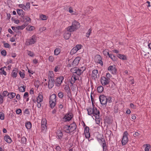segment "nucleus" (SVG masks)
Segmentation results:
<instances>
[{
    "label": "nucleus",
    "mask_w": 151,
    "mask_h": 151,
    "mask_svg": "<svg viewBox=\"0 0 151 151\" xmlns=\"http://www.w3.org/2000/svg\"><path fill=\"white\" fill-rule=\"evenodd\" d=\"M28 55L29 56L33 57L34 56L35 54L33 52L28 50H27Z\"/></svg>",
    "instance_id": "nucleus-39"
},
{
    "label": "nucleus",
    "mask_w": 151,
    "mask_h": 151,
    "mask_svg": "<svg viewBox=\"0 0 151 151\" xmlns=\"http://www.w3.org/2000/svg\"><path fill=\"white\" fill-rule=\"evenodd\" d=\"M1 53L2 55L5 56L6 54V52L5 50H3L1 51Z\"/></svg>",
    "instance_id": "nucleus-58"
},
{
    "label": "nucleus",
    "mask_w": 151,
    "mask_h": 151,
    "mask_svg": "<svg viewBox=\"0 0 151 151\" xmlns=\"http://www.w3.org/2000/svg\"><path fill=\"white\" fill-rule=\"evenodd\" d=\"M117 56L120 59L123 60H126L127 58L124 55L119 54L117 55Z\"/></svg>",
    "instance_id": "nucleus-28"
},
{
    "label": "nucleus",
    "mask_w": 151,
    "mask_h": 151,
    "mask_svg": "<svg viewBox=\"0 0 151 151\" xmlns=\"http://www.w3.org/2000/svg\"><path fill=\"white\" fill-rule=\"evenodd\" d=\"M27 24H26V22H25L24 24H23L22 25L20 26H18L17 27H16V28L17 30H22L27 25Z\"/></svg>",
    "instance_id": "nucleus-25"
},
{
    "label": "nucleus",
    "mask_w": 151,
    "mask_h": 151,
    "mask_svg": "<svg viewBox=\"0 0 151 151\" xmlns=\"http://www.w3.org/2000/svg\"><path fill=\"white\" fill-rule=\"evenodd\" d=\"M0 119L1 120H4V114L2 112H0Z\"/></svg>",
    "instance_id": "nucleus-46"
},
{
    "label": "nucleus",
    "mask_w": 151,
    "mask_h": 151,
    "mask_svg": "<svg viewBox=\"0 0 151 151\" xmlns=\"http://www.w3.org/2000/svg\"><path fill=\"white\" fill-rule=\"evenodd\" d=\"M107 103L108 102L110 103L112 102V98L111 96H108L106 97Z\"/></svg>",
    "instance_id": "nucleus-55"
},
{
    "label": "nucleus",
    "mask_w": 151,
    "mask_h": 151,
    "mask_svg": "<svg viewBox=\"0 0 151 151\" xmlns=\"http://www.w3.org/2000/svg\"><path fill=\"white\" fill-rule=\"evenodd\" d=\"M82 47V45H77L75 47L76 48L77 50L78 51Z\"/></svg>",
    "instance_id": "nucleus-57"
},
{
    "label": "nucleus",
    "mask_w": 151,
    "mask_h": 151,
    "mask_svg": "<svg viewBox=\"0 0 151 151\" xmlns=\"http://www.w3.org/2000/svg\"><path fill=\"white\" fill-rule=\"evenodd\" d=\"M71 72L73 73H76L78 75L80 76L82 73L80 70L77 67H73L70 69Z\"/></svg>",
    "instance_id": "nucleus-7"
},
{
    "label": "nucleus",
    "mask_w": 151,
    "mask_h": 151,
    "mask_svg": "<svg viewBox=\"0 0 151 151\" xmlns=\"http://www.w3.org/2000/svg\"><path fill=\"white\" fill-rule=\"evenodd\" d=\"M58 97L60 99L62 98L63 97L64 94L63 92H59L58 94Z\"/></svg>",
    "instance_id": "nucleus-53"
},
{
    "label": "nucleus",
    "mask_w": 151,
    "mask_h": 151,
    "mask_svg": "<svg viewBox=\"0 0 151 151\" xmlns=\"http://www.w3.org/2000/svg\"><path fill=\"white\" fill-rule=\"evenodd\" d=\"M60 49L58 48H56L54 50V55H58L60 53Z\"/></svg>",
    "instance_id": "nucleus-31"
},
{
    "label": "nucleus",
    "mask_w": 151,
    "mask_h": 151,
    "mask_svg": "<svg viewBox=\"0 0 151 151\" xmlns=\"http://www.w3.org/2000/svg\"><path fill=\"white\" fill-rule=\"evenodd\" d=\"M103 53L104 55L106 56L107 55H109V50L108 49H105L103 51Z\"/></svg>",
    "instance_id": "nucleus-38"
},
{
    "label": "nucleus",
    "mask_w": 151,
    "mask_h": 151,
    "mask_svg": "<svg viewBox=\"0 0 151 151\" xmlns=\"http://www.w3.org/2000/svg\"><path fill=\"white\" fill-rule=\"evenodd\" d=\"M80 70L83 73L84 71L86 69V68L85 67H82L81 68H79Z\"/></svg>",
    "instance_id": "nucleus-62"
},
{
    "label": "nucleus",
    "mask_w": 151,
    "mask_h": 151,
    "mask_svg": "<svg viewBox=\"0 0 151 151\" xmlns=\"http://www.w3.org/2000/svg\"><path fill=\"white\" fill-rule=\"evenodd\" d=\"M28 97V93L27 92H26L24 93L23 98L24 99H25V98H27Z\"/></svg>",
    "instance_id": "nucleus-63"
},
{
    "label": "nucleus",
    "mask_w": 151,
    "mask_h": 151,
    "mask_svg": "<svg viewBox=\"0 0 151 151\" xmlns=\"http://www.w3.org/2000/svg\"><path fill=\"white\" fill-rule=\"evenodd\" d=\"M99 99L101 104L102 106L106 105L107 103L106 97L104 95H100Z\"/></svg>",
    "instance_id": "nucleus-4"
},
{
    "label": "nucleus",
    "mask_w": 151,
    "mask_h": 151,
    "mask_svg": "<svg viewBox=\"0 0 151 151\" xmlns=\"http://www.w3.org/2000/svg\"><path fill=\"white\" fill-rule=\"evenodd\" d=\"M47 120L46 119L43 118L42 119L41 121V125H46Z\"/></svg>",
    "instance_id": "nucleus-49"
},
{
    "label": "nucleus",
    "mask_w": 151,
    "mask_h": 151,
    "mask_svg": "<svg viewBox=\"0 0 151 151\" xmlns=\"http://www.w3.org/2000/svg\"><path fill=\"white\" fill-rule=\"evenodd\" d=\"M96 124H99L100 123V116H96L94 117Z\"/></svg>",
    "instance_id": "nucleus-37"
},
{
    "label": "nucleus",
    "mask_w": 151,
    "mask_h": 151,
    "mask_svg": "<svg viewBox=\"0 0 151 151\" xmlns=\"http://www.w3.org/2000/svg\"><path fill=\"white\" fill-rule=\"evenodd\" d=\"M26 86H20L19 88V91L21 92H24L25 91Z\"/></svg>",
    "instance_id": "nucleus-35"
},
{
    "label": "nucleus",
    "mask_w": 151,
    "mask_h": 151,
    "mask_svg": "<svg viewBox=\"0 0 151 151\" xmlns=\"http://www.w3.org/2000/svg\"><path fill=\"white\" fill-rule=\"evenodd\" d=\"M46 125H41V130L42 131H45L47 129Z\"/></svg>",
    "instance_id": "nucleus-51"
},
{
    "label": "nucleus",
    "mask_w": 151,
    "mask_h": 151,
    "mask_svg": "<svg viewBox=\"0 0 151 151\" xmlns=\"http://www.w3.org/2000/svg\"><path fill=\"white\" fill-rule=\"evenodd\" d=\"M46 30V28L45 27H43L40 28L39 29V31L40 32H42L43 31H45Z\"/></svg>",
    "instance_id": "nucleus-60"
},
{
    "label": "nucleus",
    "mask_w": 151,
    "mask_h": 151,
    "mask_svg": "<svg viewBox=\"0 0 151 151\" xmlns=\"http://www.w3.org/2000/svg\"><path fill=\"white\" fill-rule=\"evenodd\" d=\"M80 27V23L75 20L72 22L71 26L68 27L66 29L70 32H73L76 31Z\"/></svg>",
    "instance_id": "nucleus-1"
},
{
    "label": "nucleus",
    "mask_w": 151,
    "mask_h": 151,
    "mask_svg": "<svg viewBox=\"0 0 151 151\" xmlns=\"http://www.w3.org/2000/svg\"><path fill=\"white\" fill-rule=\"evenodd\" d=\"M25 8L27 9H29L30 8V3L29 2L27 3L26 6L25 5Z\"/></svg>",
    "instance_id": "nucleus-56"
},
{
    "label": "nucleus",
    "mask_w": 151,
    "mask_h": 151,
    "mask_svg": "<svg viewBox=\"0 0 151 151\" xmlns=\"http://www.w3.org/2000/svg\"><path fill=\"white\" fill-rule=\"evenodd\" d=\"M3 97L1 95H0V104H2L3 102Z\"/></svg>",
    "instance_id": "nucleus-61"
},
{
    "label": "nucleus",
    "mask_w": 151,
    "mask_h": 151,
    "mask_svg": "<svg viewBox=\"0 0 151 151\" xmlns=\"http://www.w3.org/2000/svg\"><path fill=\"white\" fill-rule=\"evenodd\" d=\"M54 74L52 71H50L48 73L49 79H54Z\"/></svg>",
    "instance_id": "nucleus-27"
},
{
    "label": "nucleus",
    "mask_w": 151,
    "mask_h": 151,
    "mask_svg": "<svg viewBox=\"0 0 151 151\" xmlns=\"http://www.w3.org/2000/svg\"><path fill=\"white\" fill-rule=\"evenodd\" d=\"M55 83L54 79H49L48 87L49 89L52 88L54 86Z\"/></svg>",
    "instance_id": "nucleus-17"
},
{
    "label": "nucleus",
    "mask_w": 151,
    "mask_h": 151,
    "mask_svg": "<svg viewBox=\"0 0 151 151\" xmlns=\"http://www.w3.org/2000/svg\"><path fill=\"white\" fill-rule=\"evenodd\" d=\"M108 70L110 71V72L113 74H116V69L115 65L109 66L108 68Z\"/></svg>",
    "instance_id": "nucleus-15"
},
{
    "label": "nucleus",
    "mask_w": 151,
    "mask_h": 151,
    "mask_svg": "<svg viewBox=\"0 0 151 151\" xmlns=\"http://www.w3.org/2000/svg\"><path fill=\"white\" fill-rule=\"evenodd\" d=\"M40 17L42 20H46L47 19V16L43 14L41 15L40 16Z\"/></svg>",
    "instance_id": "nucleus-52"
},
{
    "label": "nucleus",
    "mask_w": 151,
    "mask_h": 151,
    "mask_svg": "<svg viewBox=\"0 0 151 151\" xmlns=\"http://www.w3.org/2000/svg\"><path fill=\"white\" fill-rule=\"evenodd\" d=\"M77 51L76 48L74 47L71 50L70 52V54L71 55H73Z\"/></svg>",
    "instance_id": "nucleus-40"
},
{
    "label": "nucleus",
    "mask_w": 151,
    "mask_h": 151,
    "mask_svg": "<svg viewBox=\"0 0 151 151\" xmlns=\"http://www.w3.org/2000/svg\"><path fill=\"white\" fill-rule=\"evenodd\" d=\"M128 135L127 132V131L125 132L124 133L123 137L122 140V145H125L128 141L127 137Z\"/></svg>",
    "instance_id": "nucleus-5"
},
{
    "label": "nucleus",
    "mask_w": 151,
    "mask_h": 151,
    "mask_svg": "<svg viewBox=\"0 0 151 151\" xmlns=\"http://www.w3.org/2000/svg\"><path fill=\"white\" fill-rule=\"evenodd\" d=\"M73 115L72 113H69L66 114L63 118L65 122L69 121L73 117Z\"/></svg>",
    "instance_id": "nucleus-6"
},
{
    "label": "nucleus",
    "mask_w": 151,
    "mask_h": 151,
    "mask_svg": "<svg viewBox=\"0 0 151 151\" xmlns=\"http://www.w3.org/2000/svg\"><path fill=\"white\" fill-rule=\"evenodd\" d=\"M25 126L27 129H30L32 127V124L30 122H27L25 124Z\"/></svg>",
    "instance_id": "nucleus-34"
},
{
    "label": "nucleus",
    "mask_w": 151,
    "mask_h": 151,
    "mask_svg": "<svg viewBox=\"0 0 151 151\" xmlns=\"http://www.w3.org/2000/svg\"><path fill=\"white\" fill-rule=\"evenodd\" d=\"M108 56L113 61H115L116 60V57L112 54H109Z\"/></svg>",
    "instance_id": "nucleus-32"
},
{
    "label": "nucleus",
    "mask_w": 151,
    "mask_h": 151,
    "mask_svg": "<svg viewBox=\"0 0 151 151\" xmlns=\"http://www.w3.org/2000/svg\"><path fill=\"white\" fill-rule=\"evenodd\" d=\"M115 83L111 81L110 83L109 86L111 88H112L113 89H114L115 88Z\"/></svg>",
    "instance_id": "nucleus-43"
},
{
    "label": "nucleus",
    "mask_w": 151,
    "mask_h": 151,
    "mask_svg": "<svg viewBox=\"0 0 151 151\" xmlns=\"http://www.w3.org/2000/svg\"><path fill=\"white\" fill-rule=\"evenodd\" d=\"M70 31H68L66 29V31H65L63 35V37L65 40H68L70 37L71 33Z\"/></svg>",
    "instance_id": "nucleus-13"
},
{
    "label": "nucleus",
    "mask_w": 151,
    "mask_h": 151,
    "mask_svg": "<svg viewBox=\"0 0 151 151\" xmlns=\"http://www.w3.org/2000/svg\"><path fill=\"white\" fill-rule=\"evenodd\" d=\"M56 101H49L50 106L51 108L53 109L56 105Z\"/></svg>",
    "instance_id": "nucleus-30"
},
{
    "label": "nucleus",
    "mask_w": 151,
    "mask_h": 151,
    "mask_svg": "<svg viewBox=\"0 0 151 151\" xmlns=\"http://www.w3.org/2000/svg\"><path fill=\"white\" fill-rule=\"evenodd\" d=\"M96 60L97 63L100 64L101 66L103 65V62L102 60V58L100 55H97V59Z\"/></svg>",
    "instance_id": "nucleus-20"
},
{
    "label": "nucleus",
    "mask_w": 151,
    "mask_h": 151,
    "mask_svg": "<svg viewBox=\"0 0 151 151\" xmlns=\"http://www.w3.org/2000/svg\"><path fill=\"white\" fill-rule=\"evenodd\" d=\"M19 74L20 77L21 78H24L25 74L24 72H22L21 71H20L19 72Z\"/></svg>",
    "instance_id": "nucleus-54"
},
{
    "label": "nucleus",
    "mask_w": 151,
    "mask_h": 151,
    "mask_svg": "<svg viewBox=\"0 0 151 151\" xmlns=\"http://www.w3.org/2000/svg\"><path fill=\"white\" fill-rule=\"evenodd\" d=\"M2 43L3 44L4 47L6 48H9L10 47V45L8 43H6L5 41H3Z\"/></svg>",
    "instance_id": "nucleus-42"
},
{
    "label": "nucleus",
    "mask_w": 151,
    "mask_h": 151,
    "mask_svg": "<svg viewBox=\"0 0 151 151\" xmlns=\"http://www.w3.org/2000/svg\"><path fill=\"white\" fill-rule=\"evenodd\" d=\"M81 60V57H76L73 61L72 63L71 66L73 67H76L79 63V62Z\"/></svg>",
    "instance_id": "nucleus-11"
},
{
    "label": "nucleus",
    "mask_w": 151,
    "mask_h": 151,
    "mask_svg": "<svg viewBox=\"0 0 151 151\" xmlns=\"http://www.w3.org/2000/svg\"><path fill=\"white\" fill-rule=\"evenodd\" d=\"M4 139L5 140L7 143H10L12 142V140L9 136L6 135L4 136Z\"/></svg>",
    "instance_id": "nucleus-23"
},
{
    "label": "nucleus",
    "mask_w": 151,
    "mask_h": 151,
    "mask_svg": "<svg viewBox=\"0 0 151 151\" xmlns=\"http://www.w3.org/2000/svg\"><path fill=\"white\" fill-rule=\"evenodd\" d=\"M97 90L99 93H101L103 90V88L101 86H98L97 88Z\"/></svg>",
    "instance_id": "nucleus-36"
},
{
    "label": "nucleus",
    "mask_w": 151,
    "mask_h": 151,
    "mask_svg": "<svg viewBox=\"0 0 151 151\" xmlns=\"http://www.w3.org/2000/svg\"><path fill=\"white\" fill-rule=\"evenodd\" d=\"M10 94L8 93V92L7 91H3L2 95L3 97L4 96H8Z\"/></svg>",
    "instance_id": "nucleus-44"
},
{
    "label": "nucleus",
    "mask_w": 151,
    "mask_h": 151,
    "mask_svg": "<svg viewBox=\"0 0 151 151\" xmlns=\"http://www.w3.org/2000/svg\"><path fill=\"white\" fill-rule=\"evenodd\" d=\"M64 89L65 90L67 94V96L69 98H70L71 96V90L69 86L68 85H65L64 88Z\"/></svg>",
    "instance_id": "nucleus-12"
},
{
    "label": "nucleus",
    "mask_w": 151,
    "mask_h": 151,
    "mask_svg": "<svg viewBox=\"0 0 151 151\" xmlns=\"http://www.w3.org/2000/svg\"><path fill=\"white\" fill-rule=\"evenodd\" d=\"M64 79L63 76H60L58 77L55 81V83L56 85L59 86L62 83Z\"/></svg>",
    "instance_id": "nucleus-9"
},
{
    "label": "nucleus",
    "mask_w": 151,
    "mask_h": 151,
    "mask_svg": "<svg viewBox=\"0 0 151 151\" xmlns=\"http://www.w3.org/2000/svg\"><path fill=\"white\" fill-rule=\"evenodd\" d=\"M48 59L49 61L51 63L53 62L54 60V57L52 55L49 56Z\"/></svg>",
    "instance_id": "nucleus-45"
},
{
    "label": "nucleus",
    "mask_w": 151,
    "mask_h": 151,
    "mask_svg": "<svg viewBox=\"0 0 151 151\" xmlns=\"http://www.w3.org/2000/svg\"><path fill=\"white\" fill-rule=\"evenodd\" d=\"M89 130V127L87 126H86L84 129V133L85 134V136L86 138H89L90 137Z\"/></svg>",
    "instance_id": "nucleus-16"
},
{
    "label": "nucleus",
    "mask_w": 151,
    "mask_h": 151,
    "mask_svg": "<svg viewBox=\"0 0 151 151\" xmlns=\"http://www.w3.org/2000/svg\"><path fill=\"white\" fill-rule=\"evenodd\" d=\"M21 112L22 110L20 109H18L16 110V114H19Z\"/></svg>",
    "instance_id": "nucleus-64"
},
{
    "label": "nucleus",
    "mask_w": 151,
    "mask_h": 151,
    "mask_svg": "<svg viewBox=\"0 0 151 151\" xmlns=\"http://www.w3.org/2000/svg\"><path fill=\"white\" fill-rule=\"evenodd\" d=\"M42 93H39L38 96L37 97V102H42L43 100V96Z\"/></svg>",
    "instance_id": "nucleus-21"
},
{
    "label": "nucleus",
    "mask_w": 151,
    "mask_h": 151,
    "mask_svg": "<svg viewBox=\"0 0 151 151\" xmlns=\"http://www.w3.org/2000/svg\"><path fill=\"white\" fill-rule=\"evenodd\" d=\"M49 101H56V96L55 94H53L50 96Z\"/></svg>",
    "instance_id": "nucleus-26"
},
{
    "label": "nucleus",
    "mask_w": 151,
    "mask_h": 151,
    "mask_svg": "<svg viewBox=\"0 0 151 151\" xmlns=\"http://www.w3.org/2000/svg\"><path fill=\"white\" fill-rule=\"evenodd\" d=\"M36 41V36L35 35H33L29 39H27L26 41L25 44L27 46H29L35 44Z\"/></svg>",
    "instance_id": "nucleus-3"
},
{
    "label": "nucleus",
    "mask_w": 151,
    "mask_h": 151,
    "mask_svg": "<svg viewBox=\"0 0 151 151\" xmlns=\"http://www.w3.org/2000/svg\"><path fill=\"white\" fill-rule=\"evenodd\" d=\"M109 80L110 78H107L106 77L103 76L101 78V82L103 86H105L109 84Z\"/></svg>",
    "instance_id": "nucleus-8"
},
{
    "label": "nucleus",
    "mask_w": 151,
    "mask_h": 151,
    "mask_svg": "<svg viewBox=\"0 0 151 151\" xmlns=\"http://www.w3.org/2000/svg\"><path fill=\"white\" fill-rule=\"evenodd\" d=\"M91 29L90 28L88 30V32L86 33V36L88 38L89 37V36L90 35V34L91 33Z\"/></svg>",
    "instance_id": "nucleus-47"
},
{
    "label": "nucleus",
    "mask_w": 151,
    "mask_h": 151,
    "mask_svg": "<svg viewBox=\"0 0 151 151\" xmlns=\"http://www.w3.org/2000/svg\"><path fill=\"white\" fill-rule=\"evenodd\" d=\"M0 70L1 71V74L6 76V72L4 71V67H2L0 69Z\"/></svg>",
    "instance_id": "nucleus-48"
},
{
    "label": "nucleus",
    "mask_w": 151,
    "mask_h": 151,
    "mask_svg": "<svg viewBox=\"0 0 151 151\" xmlns=\"http://www.w3.org/2000/svg\"><path fill=\"white\" fill-rule=\"evenodd\" d=\"M27 141V139L24 137H21V143L23 144H26Z\"/></svg>",
    "instance_id": "nucleus-41"
},
{
    "label": "nucleus",
    "mask_w": 151,
    "mask_h": 151,
    "mask_svg": "<svg viewBox=\"0 0 151 151\" xmlns=\"http://www.w3.org/2000/svg\"><path fill=\"white\" fill-rule=\"evenodd\" d=\"M93 106V116L94 117L96 116H100V112L99 110H97V108L94 106Z\"/></svg>",
    "instance_id": "nucleus-14"
},
{
    "label": "nucleus",
    "mask_w": 151,
    "mask_h": 151,
    "mask_svg": "<svg viewBox=\"0 0 151 151\" xmlns=\"http://www.w3.org/2000/svg\"><path fill=\"white\" fill-rule=\"evenodd\" d=\"M100 140L101 142L102 147L103 148V151H106L107 150V147L105 139L103 138H100Z\"/></svg>",
    "instance_id": "nucleus-10"
},
{
    "label": "nucleus",
    "mask_w": 151,
    "mask_h": 151,
    "mask_svg": "<svg viewBox=\"0 0 151 151\" xmlns=\"http://www.w3.org/2000/svg\"><path fill=\"white\" fill-rule=\"evenodd\" d=\"M77 127L75 123L73 122L69 125H66L64 127L65 131L67 133H70L75 131Z\"/></svg>",
    "instance_id": "nucleus-2"
},
{
    "label": "nucleus",
    "mask_w": 151,
    "mask_h": 151,
    "mask_svg": "<svg viewBox=\"0 0 151 151\" xmlns=\"http://www.w3.org/2000/svg\"><path fill=\"white\" fill-rule=\"evenodd\" d=\"M87 110L88 111V114L89 115H93V108H89L87 109Z\"/></svg>",
    "instance_id": "nucleus-33"
},
{
    "label": "nucleus",
    "mask_w": 151,
    "mask_h": 151,
    "mask_svg": "<svg viewBox=\"0 0 151 151\" xmlns=\"http://www.w3.org/2000/svg\"><path fill=\"white\" fill-rule=\"evenodd\" d=\"M17 13L22 18L24 17V15L25 12L22 9H18L17 10Z\"/></svg>",
    "instance_id": "nucleus-22"
},
{
    "label": "nucleus",
    "mask_w": 151,
    "mask_h": 151,
    "mask_svg": "<svg viewBox=\"0 0 151 151\" xmlns=\"http://www.w3.org/2000/svg\"><path fill=\"white\" fill-rule=\"evenodd\" d=\"M16 96V93H14L12 92L10 94V95L9 97L10 99H13Z\"/></svg>",
    "instance_id": "nucleus-50"
},
{
    "label": "nucleus",
    "mask_w": 151,
    "mask_h": 151,
    "mask_svg": "<svg viewBox=\"0 0 151 151\" xmlns=\"http://www.w3.org/2000/svg\"><path fill=\"white\" fill-rule=\"evenodd\" d=\"M24 113L27 114H29L30 112L28 109H25L24 111Z\"/></svg>",
    "instance_id": "nucleus-59"
},
{
    "label": "nucleus",
    "mask_w": 151,
    "mask_h": 151,
    "mask_svg": "<svg viewBox=\"0 0 151 151\" xmlns=\"http://www.w3.org/2000/svg\"><path fill=\"white\" fill-rule=\"evenodd\" d=\"M18 72V68H14L11 73V76L13 78H15L17 76V73Z\"/></svg>",
    "instance_id": "nucleus-18"
},
{
    "label": "nucleus",
    "mask_w": 151,
    "mask_h": 151,
    "mask_svg": "<svg viewBox=\"0 0 151 151\" xmlns=\"http://www.w3.org/2000/svg\"><path fill=\"white\" fill-rule=\"evenodd\" d=\"M98 70H94L92 71V77L93 79H95L97 78Z\"/></svg>",
    "instance_id": "nucleus-19"
},
{
    "label": "nucleus",
    "mask_w": 151,
    "mask_h": 151,
    "mask_svg": "<svg viewBox=\"0 0 151 151\" xmlns=\"http://www.w3.org/2000/svg\"><path fill=\"white\" fill-rule=\"evenodd\" d=\"M22 18L23 19L24 21H25L26 22H30L31 20V19L29 17L27 16H24Z\"/></svg>",
    "instance_id": "nucleus-29"
},
{
    "label": "nucleus",
    "mask_w": 151,
    "mask_h": 151,
    "mask_svg": "<svg viewBox=\"0 0 151 151\" xmlns=\"http://www.w3.org/2000/svg\"><path fill=\"white\" fill-rule=\"evenodd\" d=\"M56 134L58 138L61 139L62 138L63 134L62 131L60 130H58L56 132Z\"/></svg>",
    "instance_id": "nucleus-24"
}]
</instances>
